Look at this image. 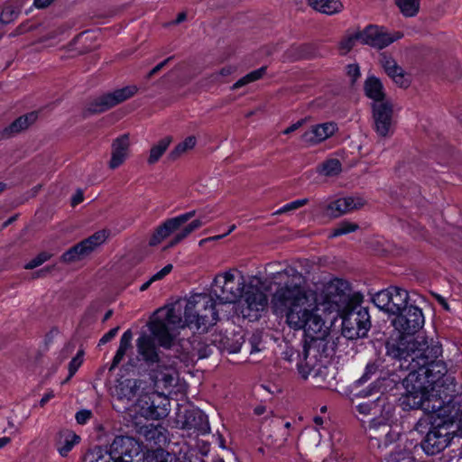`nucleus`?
Listing matches in <instances>:
<instances>
[{
    "label": "nucleus",
    "mask_w": 462,
    "mask_h": 462,
    "mask_svg": "<svg viewBox=\"0 0 462 462\" xmlns=\"http://www.w3.org/2000/svg\"><path fill=\"white\" fill-rule=\"evenodd\" d=\"M172 270V264L169 263L165 265L161 271L156 273L150 278V282H154L156 281H160L163 279L167 274H169Z\"/></svg>",
    "instance_id": "58"
},
{
    "label": "nucleus",
    "mask_w": 462,
    "mask_h": 462,
    "mask_svg": "<svg viewBox=\"0 0 462 462\" xmlns=\"http://www.w3.org/2000/svg\"><path fill=\"white\" fill-rule=\"evenodd\" d=\"M359 229V226L356 223L349 221H342L337 225L329 235L330 238L349 234Z\"/></svg>",
    "instance_id": "48"
},
{
    "label": "nucleus",
    "mask_w": 462,
    "mask_h": 462,
    "mask_svg": "<svg viewBox=\"0 0 462 462\" xmlns=\"http://www.w3.org/2000/svg\"><path fill=\"white\" fill-rule=\"evenodd\" d=\"M190 345L193 355H197L199 358L208 357L217 351L215 343L211 342V335L204 338L195 336L190 341Z\"/></svg>",
    "instance_id": "36"
},
{
    "label": "nucleus",
    "mask_w": 462,
    "mask_h": 462,
    "mask_svg": "<svg viewBox=\"0 0 462 462\" xmlns=\"http://www.w3.org/2000/svg\"><path fill=\"white\" fill-rule=\"evenodd\" d=\"M297 358L299 359L297 363L299 373L304 379H307L313 370L317 359L313 357L312 352L305 345H303L302 352L297 353Z\"/></svg>",
    "instance_id": "37"
},
{
    "label": "nucleus",
    "mask_w": 462,
    "mask_h": 462,
    "mask_svg": "<svg viewBox=\"0 0 462 462\" xmlns=\"http://www.w3.org/2000/svg\"><path fill=\"white\" fill-rule=\"evenodd\" d=\"M174 56H170L162 62L158 63L155 67H153L145 76L147 80L151 79L153 76L159 73L164 67H166L171 60H172Z\"/></svg>",
    "instance_id": "55"
},
{
    "label": "nucleus",
    "mask_w": 462,
    "mask_h": 462,
    "mask_svg": "<svg viewBox=\"0 0 462 462\" xmlns=\"http://www.w3.org/2000/svg\"><path fill=\"white\" fill-rule=\"evenodd\" d=\"M157 338L151 334L143 333L136 340L137 359L149 368L161 364V357L155 345Z\"/></svg>",
    "instance_id": "20"
},
{
    "label": "nucleus",
    "mask_w": 462,
    "mask_h": 462,
    "mask_svg": "<svg viewBox=\"0 0 462 462\" xmlns=\"http://www.w3.org/2000/svg\"><path fill=\"white\" fill-rule=\"evenodd\" d=\"M379 62L385 72L388 71L389 69H392L393 67H394L397 64L395 60L392 56L388 55L386 52H383L380 54Z\"/></svg>",
    "instance_id": "54"
},
{
    "label": "nucleus",
    "mask_w": 462,
    "mask_h": 462,
    "mask_svg": "<svg viewBox=\"0 0 462 462\" xmlns=\"http://www.w3.org/2000/svg\"><path fill=\"white\" fill-rule=\"evenodd\" d=\"M308 202H309L308 199H298V200L292 201L291 203H288V204L284 205L280 209H278L274 213V215H281V214H283V213H286V212H289V211H291V210H295V209H297V208H299L300 207L305 206Z\"/></svg>",
    "instance_id": "53"
},
{
    "label": "nucleus",
    "mask_w": 462,
    "mask_h": 462,
    "mask_svg": "<svg viewBox=\"0 0 462 462\" xmlns=\"http://www.w3.org/2000/svg\"><path fill=\"white\" fill-rule=\"evenodd\" d=\"M412 457L410 451L405 448H399L385 457L384 462H412Z\"/></svg>",
    "instance_id": "49"
},
{
    "label": "nucleus",
    "mask_w": 462,
    "mask_h": 462,
    "mask_svg": "<svg viewBox=\"0 0 462 462\" xmlns=\"http://www.w3.org/2000/svg\"><path fill=\"white\" fill-rule=\"evenodd\" d=\"M19 10L16 9L13 5H6L4 7L1 15H0V21L3 23H10L14 20H15L18 17Z\"/></svg>",
    "instance_id": "51"
},
{
    "label": "nucleus",
    "mask_w": 462,
    "mask_h": 462,
    "mask_svg": "<svg viewBox=\"0 0 462 462\" xmlns=\"http://www.w3.org/2000/svg\"><path fill=\"white\" fill-rule=\"evenodd\" d=\"M51 254L47 252H42L36 257H34L29 263H27L24 268L27 270L34 269L42 264L43 263H45L46 261H48L51 258Z\"/></svg>",
    "instance_id": "52"
},
{
    "label": "nucleus",
    "mask_w": 462,
    "mask_h": 462,
    "mask_svg": "<svg viewBox=\"0 0 462 462\" xmlns=\"http://www.w3.org/2000/svg\"><path fill=\"white\" fill-rule=\"evenodd\" d=\"M108 450L113 462H140L143 459L141 443L130 436H116Z\"/></svg>",
    "instance_id": "10"
},
{
    "label": "nucleus",
    "mask_w": 462,
    "mask_h": 462,
    "mask_svg": "<svg viewBox=\"0 0 462 462\" xmlns=\"http://www.w3.org/2000/svg\"><path fill=\"white\" fill-rule=\"evenodd\" d=\"M378 370V365L375 363H369L365 367V372L360 378L361 381H366L371 375L374 374Z\"/></svg>",
    "instance_id": "63"
},
{
    "label": "nucleus",
    "mask_w": 462,
    "mask_h": 462,
    "mask_svg": "<svg viewBox=\"0 0 462 462\" xmlns=\"http://www.w3.org/2000/svg\"><path fill=\"white\" fill-rule=\"evenodd\" d=\"M274 279L279 287L273 294L271 307L275 314H285L287 323L292 312L299 315L303 309L316 304L313 293L305 289L306 278L295 268L278 272Z\"/></svg>",
    "instance_id": "2"
},
{
    "label": "nucleus",
    "mask_w": 462,
    "mask_h": 462,
    "mask_svg": "<svg viewBox=\"0 0 462 462\" xmlns=\"http://www.w3.org/2000/svg\"><path fill=\"white\" fill-rule=\"evenodd\" d=\"M365 96L373 100V103H383L391 101L386 97L383 85L380 79L375 76H369L364 83Z\"/></svg>",
    "instance_id": "31"
},
{
    "label": "nucleus",
    "mask_w": 462,
    "mask_h": 462,
    "mask_svg": "<svg viewBox=\"0 0 462 462\" xmlns=\"http://www.w3.org/2000/svg\"><path fill=\"white\" fill-rule=\"evenodd\" d=\"M341 337L337 333L328 331L322 337H315L304 342V345L312 352L313 357H331L339 345Z\"/></svg>",
    "instance_id": "19"
},
{
    "label": "nucleus",
    "mask_w": 462,
    "mask_h": 462,
    "mask_svg": "<svg viewBox=\"0 0 462 462\" xmlns=\"http://www.w3.org/2000/svg\"><path fill=\"white\" fill-rule=\"evenodd\" d=\"M211 342L215 343L217 351L237 353L241 349L244 338L240 333L227 335L222 332H216L211 334Z\"/></svg>",
    "instance_id": "23"
},
{
    "label": "nucleus",
    "mask_w": 462,
    "mask_h": 462,
    "mask_svg": "<svg viewBox=\"0 0 462 462\" xmlns=\"http://www.w3.org/2000/svg\"><path fill=\"white\" fill-rule=\"evenodd\" d=\"M288 325L294 329H303L305 341L322 337L329 328L323 319L315 311V305L302 310L301 313H291Z\"/></svg>",
    "instance_id": "7"
},
{
    "label": "nucleus",
    "mask_w": 462,
    "mask_h": 462,
    "mask_svg": "<svg viewBox=\"0 0 462 462\" xmlns=\"http://www.w3.org/2000/svg\"><path fill=\"white\" fill-rule=\"evenodd\" d=\"M391 408L388 406L385 416L374 418L370 421L369 439L373 447L382 448V439H385V447L397 440L399 434L393 432L391 426L387 423L391 417Z\"/></svg>",
    "instance_id": "16"
},
{
    "label": "nucleus",
    "mask_w": 462,
    "mask_h": 462,
    "mask_svg": "<svg viewBox=\"0 0 462 462\" xmlns=\"http://www.w3.org/2000/svg\"><path fill=\"white\" fill-rule=\"evenodd\" d=\"M79 441V437L68 429L59 430L54 438V445L61 457H67Z\"/></svg>",
    "instance_id": "30"
},
{
    "label": "nucleus",
    "mask_w": 462,
    "mask_h": 462,
    "mask_svg": "<svg viewBox=\"0 0 462 462\" xmlns=\"http://www.w3.org/2000/svg\"><path fill=\"white\" fill-rule=\"evenodd\" d=\"M137 91L138 88L132 85L101 95L87 105L85 114L94 115L103 113L134 97Z\"/></svg>",
    "instance_id": "11"
},
{
    "label": "nucleus",
    "mask_w": 462,
    "mask_h": 462,
    "mask_svg": "<svg viewBox=\"0 0 462 462\" xmlns=\"http://www.w3.org/2000/svg\"><path fill=\"white\" fill-rule=\"evenodd\" d=\"M191 327V323L186 321L180 316V309L172 306L166 310L165 317L162 319H156L150 323V331L157 338L159 345L164 348H171L173 345L174 336L172 330L175 328Z\"/></svg>",
    "instance_id": "5"
},
{
    "label": "nucleus",
    "mask_w": 462,
    "mask_h": 462,
    "mask_svg": "<svg viewBox=\"0 0 462 462\" xmlns=\"http://www.w3.org/2000/svg\"><path fill=\"white\" fill-rule=\"evenodd\" d=\"M392 358L399 362L400 369L409 372L404 380L406 393L400 399L402 408L404 411L417 409L432 412L440 411V405L435 402L430 404L432 399L426 385L429 381L420 374V365L413 356H406L404 354L402 357Z\"/></svg>",
    "instance_id": "3"
},
{
    "label": "nucleus",
    "mask_w": 462,
    "mask_h": 462,
    "mask_svg": "<svg viewBox=\"0 0 462 462\" xmlns=\"http://www.w3.org/2000/svg\"><path fill=\"white\" fill-rule=\"evenodd\" d=\"M359 36L362 37L363 44H367L376 49H383L401 39L402 33L396 32L393 35H391L383 27L370 24L359 32Z\"/></svg>",
    "instance_id": "18"
},
{
    "label": "nucleus",
    "mask_w": 462,
    "mask_h": 462,
    "mask_svg": "<svg viewBox=\"0 0 462 462\" xmlns=\"http://www.w3.org/2000/svg\"><path fill=\"white\" fill-rule=\"evenodd\" d=\"M451 428L452 423L444 421L429 430L420 443L425 453L432 456L447 448L453 438Z\"/></svg>",
    "instance_id": "12"
},
{
    "label": "nucleus",
    "mask_w": 462,
    "mask_h": 462,
    "mask_svg": "<svg viewBox=\"0 0 462 462\" xmlns=\"http://www.w3.org/2000/svg\"><path fill=\"white\" fill-rule=\"evenodd\" d=\"M181 418L179 422L181 423L183 430H194L202 434L208 433L210 430L208 416L199 409L186 410Z\"/></svg>",
    "instance_id": "21"
},
{
    "label": "nucleus",
    "mask_w": 462,
    "mask_h": 462,
    "mask_svg": "<svg viewBox=\"0 0 462 462\" xmlns=\"http://www.w3.org/2000/svg\"><path fill=\"white\" fill-rule=\"evenodd\" d=\"M370 328L368 309L357 306L343 317L341 334L343 337L354 340L366 337Z\"/></svg>",
    "instance_id": "8"
},
{
    "label": "nucleus",
    "mask_w": 462,
    "mask_h": 462,
    "mask_svg": "<svg viewBox=\"0 0 462 462\" xmlns=\"http://www.w3.org/2000/svg\"><path fill=\"white\" fill-rule=\"evenodd\" d=\"M374 127L381 137H387L393 134V106L392 101L383 103H372Z\"/></svg>",
    "instance_id": "17"
},
{
    "label": "nucleus",
    "mask_w": 462,
    "mask_h": 462,
    "mask_svg": "<svg viewBox=\"0 0 462 462\" xmlns=\"http://www.w3.org/2000/svg\"><path fill=\"white\" fill-rule=\"evenodd\" d=\"M365 205L361 198L346 197L330 202L327 207V212L331 217H338L352 210L358 209Z\"/></svg>",
    "instance_id": "24"
},
{
    "label": "nucleus",
    "mask_w": 462,
    "mask_h": 462,
    "mask_svg": "<svg viewBox=\"0 0 462 462\" xmlns=\"http://www.w3.org/2000/svg\"><path fill=\"white\" fill-rule=\"evenodd\" d=\"M92 413L90 411L82 410L76 413L77 422L79 424H84L88 420L90 419Z\"/></svg>",
    "instance_id": "64"
},
{
    "label": "nucleus",
    "mask_w": 462,
    "mask_h": 462,
    "mask_svg": "<svg viewBox=\"0 0 462 462\" xmlns=\"http://www.w3.org/2000/svg\"><path fill=\"white\" fill-rule=\"evenodd\" d=\"M372 301L391 315H397L411 304L408 291L398 286H390L374 293Z\"/></svg>",
    "instance_id": "9"
},
{
    "label": "nucleus",
    "mask_w": 462,
    "mask_h": 462,
    "mask_svg": "<svg viewBox=\"0 0 462 462\" xmlns=\"http://www.w3.org/2000/svg\"><path fill=\"white\" fill-rule=\"evenodd\" d=\"M197 139L195 136H188L183 142L178 143L175 148L169 153V159L177 160L181 154L195 147Z\"/></svg>",
    "instance_id": "44"
},
{
    "label": "nucleus",
    "mask_w": 462,
    "mask_h": 462,
    "mask_svg": "<svg viewBox=\"0 0 462 462\" xmlns=\"http://www.w3.org/2000/svg\"><path fill=\"white\" fill-rule=\"evenodd\" d=\"M386 354L390 357H399L402 355L413 356L420 365L419 370L429 383H426L431 399L440 405L449 404L458 394L457 382L452 374L448 373L447 366L437 358L441 355L442 348L439 343L426 337L418 336L413 338L402 337L397 341L386 343Z\"/></svg>",
    "instance_id": "1"
},
{
    "label": "nucleus",
    "mask_w": 462,
    "mask_h": 462,
    "mask_svg": "<svg viewBox=\"0 0 462 462\" xmlns=\"http://www.w3.org/2000/svg\"><path fill=\"white\" fill-rule=\"evenodd\" d=\"M393 327L402 334L414 335L424 326L425 318L422 310L414 304H410L392 321Z\"/></svg>",
    "instance_id": "13"
},
{
    "label": "nucleus",
    "mask_w": 462,
    "mask_h": 462,
    "mask_svg": "<svg viewBox=\"0 0 462 462\" xmlns=\"http://www.w3.org/2000/svg\"><path fill=\"white\" fill-rule=\"evenodd\" d=\"M133 333L130 329L124 332L120 338L119 347L113 358L112 364L109 367V372L114 370L120 362L124 359L126 352L133 348L132 346Z\"/></svg>",
    "instance_id": "39"
},
{
    "label": "nucleus",
    "mask_w": 462,
    "mask_h": 462,
    "mask_svg": "<svg viewBox=\"0 0 462 462\" xmlns=\"http://www.w3.org/2000/svg\"><path fill=\"white\" fill-rule=\"evenodd\" d=\"M138 432L150 444L161 446L167 441L166 430L162 426H154L153 424L144 425L139 429Z\"/></svg>",
    "instance_id": "35"
},
{
    "label": "nucleus",
    "mask_w": 462,
    "mask_h": 462,
    "mask_svg": "<svg viewBox=\"0 0 462 462\" xmlns=\"http://www.w3.org/2000/svg\"><path fill=\"white\" fill-rule=\"evenodd\" d=\"M106 238V231L99 230L63 253L61 255V261L64 263H74L83 260L97 246L102 245Z\"/></svg>",
    "instance_id": "15"
},
{
    "label": "nucleus",
    "mask_w": 462,
    "mask_h": 462,
    "mask_svg": "<svg viewBox=\"0 0 462 462\" xmlns=\"http://www.w3.org/2000/svg\"><path fill=\"white\" fill-rule=\"evenodd\" d=\"M245 279L243 275L237 278L231 272L217 274L213 282L211 294L217 298L218 303H235L243 295Z\"/></svg>",
    "instance_id": "6"
},
{
    "label": "nucleus",
    "mask_w": 462,
    "mask_h": 462,
    "mask_svg": "<svg viewBox=\"0 0 462 462\" xmlns=\"http://www.w3.org/2000/svg\"><path fill=\"white\" fill-rule=\"evenodd\" d=\"M208 222L206 217H200L189 225L184 226L180 232H178L169 242L167 246L164 249L171 248L180 243L183 239H185L188 236H189L195 230L200 228L203 225Z\"/></svg>",
    "instance_id": "38"
},
{
    "label": "nucleus",
    "mask_w": 462,
    "mask_h": 462,
    "mask_svg": "<svg viewBox=\"0 0 462 462\" xmlns=\"http://www.w3.org/2000/svg\"><path fill=\"white\" fill-rule=\"evenodd\" d=\"M143 458L144 462H178L179 458L175 454H172L162 448L147 450Z\"/></svg>",
    "instance_id": "41"
},
{
    "label": "nucleus",
    "mask_w": 462,
    "mask_h": 462,
    "mask_svg": "<svg viewBox=\"0 0 462 462\" xmlns=\"http://www.w3.org/2000/svg\"><path fill=\"white\" fill-rule=\"evenodd\" d=\"M360 41L362 42V37L359 36V32L355 34L349 35L341 40L339 42V49L343 54H346L355 46L356 42Z\"/></svg>",
    "instance_id": "50"
},
{
    "label": "nucleus",
    "mask_w": 462,
    "mask_h": 462,
    "mask_svg": "<svg viewBox=\"0 0 462 462\" xmlns=\"http://www.w3.org/2000/svg\"><path fill=\"white\" fill-rule=\"evenodd\" d=\"M171 142V136H165L162 139H161L156 144L152 145V148L150 149L149 156L147 159L148 164H155L167 151Z\"/></svg>",
    "instance_id": "42"
},
{
    "label": "nucleus",
    "mask_w": 462,
    "mask_h": 462,
    "mask_svg": "<svg viewBox=\"0 0 462 462\" xmlns=\"http://www.w3.org/2000/svg\"><path fill=\"white\" fill-rule=\"evenodd\" d=\"M319 171L326 176H335L341 171V162L337 159H329L320 164Z\"/></svg>",
    "instance_id": "47"
},
{
    "label": "nucleus",
    "mask_w": 462,
    "mask_h": 462,
    "mask_svg": "<svg viewBox=\"0 0 462 462\" xmlns=\"http://www.w3.org/2000/svg\"><path fill=\"white\" fill-rule=\"evenodd\" d=\"M235 71V68L232 66H226L222 68L217 73L212 74V80H218L219 77H226L231 75Z\"/></svg>",
    "instance_id": "62"
},
{
    "label": "nucleus",
    "mask_w": 462,
    "mask_h": 462,
    "mask_svg": "<svg viewBox=\"0 0 462 462\" xmlns=\"http://www.w3.org/2000/svg\"><path fill=\"white\" fill-rule=\"evenodd\" d=\"M195 215H196V211L191 210V211L186 212L184 214H181L180 216H177V217H173V219L175 220V222L177 223L179 227H180L183 224H185L189 219H191Z\"/></svg>",
    "instance_id": "60"
},
{
    "label": "nucleus",
    "mask_w": 462,
    "mask_h": 462,
    "mask_svg": "<svg viewBox=\"0 0 462 462\" xmlns=\"http://www.w3.org/2000/svg\"><path fill=\"white\" fill-rule=\"evenodd\" d=\"M249 343L251 345L250 353L259 352L261 350L259 345L261 344V336L258 333H254L250 337Z\"/></svg>",
    "instance_id": "61"
},
{
    "label": "nucleus",
    "mask_w": 462,
    "mask_h": 462,
    "mask_svg": "<svg viewBox=\"0 0 462 462\" xmlns=\"http://www.w3.org/2000/svg\"><path fill=\"white\" fill-rule=\"evenodd\" d=\"M308 2L315 10L329 15L339 13L343 8L339 0H308Z\"/></svg>",
    "instance_id": "40"
},
{
    "label": "nucleus",
    "mask_w": 462,
    "mask_h": 462,
    "mask_svg": "<svg viewBox=\"0 0 462 462\" xmlns=\"http://www.w3.org/2000/svg\"><path fill=\"white\" fill-rule=\"evenodd\" d=\"M215 307L213 297L207 294L192 295L185 306L186 321L191 323V327L199 333H204L218 320V313Z\"/></svg>",
    "instance_id": "4"
},
{
    "label": "nucleus",
    "mask_w": 462,
    "mask_h": 462,
    "mask_svg": "<svg viewBox=\"0 0 462 462\" xmlns=\"http://www.w3.org/2000/svg\"><path fill=\"white\" fill-rule=\"evenodd\" d=\"M155 366L157 369L152 368L151 374L155 386L168 388L176 384L177 372L172 366H162L160 364Z\"/></svg>",
    "instance_id": "28"
},
{
    "label": "nucleus",
    "mask_w": 462,
    "mask_h": 462,
    "mask_svg": "<svg viewBox=\"0 0 462 462\" xmlns=\"http://www.w3.org/2000/svg\"><path fill=\"white\" fill-rule=\"evenodd\" d=\"M349 284L342 279H334L325 288V297L328 302L337 306L343 305L349 299Z\"/></svg>",
    "instance_id": "22"
},
{
    "label": "nucleus",
    "mask_w": 462,
    "mask_h": 462,
    "mask_svg": "<svg viewBox=\"0 0 462 462\" xmlns=\"http://www.w3.org/2000/svg\"><path fill=\"white\" fill-rule=\"evenodd\" d=\"M337 129V125L334 123L318 125L305 132L301 135V140L310 144H316L333 135Z\"/></svg>",
    "instance_id": "26"
},
{
    "label": "nucleus",
    "mask_w": 462,
    "mask_h": 462,
    "mask_svg": "<svg viewBox=\"0 0 462 462\" xmlns=\"http://www.w3.org/2000/svg\"><path fill=\"white\" fill-rule=\"evenodd\" d=\"M346 74L351 78V84H354L361 75L359 66L357 64L347 65Z\"/></svg>",
    "instance_id": "57"
},
{
    "label": "nucleus",
    "mask_w": 462,
    "mask_h": 462,
    "mask_svg": "<svg viewBox=\"0 0 462 462\" xmlns=\"http://www.w3.org/2000/svg\"><path fill=\"white\" fill-rule=\"evenodd\" d=\"M82 365V361L79 358L73 357L69 364V375L64 380L63 383L69 382L70 378L76 374L79 366Z\"/></svg>",
    "instance_id": "56"
},
{
    "label": "nucleus",
    "mask_w": 462,
    "mask_h": 462,
    "mask_svg": "<svg viewBox=\"0 0 462 462\" xmlns=\"http://www.w3.org/2000/svg\"><path fill=\"white\" fill-rule=\"evenodd\" d=\"M179 226L173 219L168 218L163 223H162L160 226H158L152 235L151 236V238L149 240V245L150 246H156L159 244H161L164 239L169 237L171 234H173L175 231L179 230Z\"/></svg>",
    "instance_id": "33"
},
{
    "label": "nucleus",
    "mask_w": 462,
    "mask_h": 462,
    "mask_svg": "<svg viewBox=\"0 0 462 462\" xmlns=\"http://www.w3.org/2000/svg\"><path fill=\"white\" fill-rule=\"evenodd\" d=\"M267 68L265 66L261 67L258 69H255L243 78H241L239 80H237L233 86L232 89H237L243 86H245L251 82L256 81L263 77L266 73Z\"/></svg>",
    "instance_id": "45"
},
{
    "label": "nucleus",
    "mask_w": 462,
    "mask_h": 462,
    "mask_svg": "<svg viewBox=\"0 0 462 462\" xmlns=\"http://www.w3.org/2000/svg\"><path fill=\"white\" fill-rule=\"evenodd\" d=\"M82 462H113V459L108 449L97 446L84 455Z\"/></svg>",
    "instance_id": "43"
},
{
    "label": "nucleus",
    "mask_w": 462,
    "mask_h": 462,
    "mask_svg": "<svg viewBox=\"0 0 462 462\" xmlns=\"http://www.w3.org/2000/svg\"><path fill=\"white\" fill-rule=\"evenodd\" d=\"M143 381L139 379H125L119 381L116 386V395L119 400L133 401L139 393Z\"/></svg>",
    "instance_id": "32"
},
{
    "label": "nucleus",
    "mask_w": 462,
    "mask_h": 462,
    "mask_svg": "<svg viewBox=\"0 0 462 462\" xmlns=\"http://www.w3.org/2000/svg\"><path fill=\"white\" fill-rule=\"evenodd\" d=\"M392 79L400 88H406L410 86V80L407 78L404 70L401 74L395 75Z\"/></svg>",
    "instance_id": "59"
},
{
    "label": "nucleus",
    "mask_w": 462,
    "mask_h": 462,
    "mask_svg": "<svg viewBox=\"0 0 462 462\" xmlns=\"http://www.w3.org/2000/svg\"><path fill=\"white\" fill-rule=\"evenodd\" d=\"M267 301L266 295L258 290L246 291L245 295V307L244 306L243 312L247 311V315H250L251 311L263 310Z\"/></svg>",
    "instance_id": "34"
},
{
    "label": "nucleus",
    "mask_w": 462,
    "mask_h": 462,
    "mask_svg": "<svg viewBox=\"0 0 462 462\" xmlns=\"http://www.w3.org/2000/svg\"><path fill=\"white\" fill-rule=\"evenodd\" d=\"M385 398L379 396L374 399H368L356 404V411L365 416L370 415L374 418H383L385 416Z\"/></svg>",
    "instance_id": "29"
},
{
    "label": "nucleus",
    "mask_w": 462,
    "mask_h": 462,
    "mask_svg": "<svg viewBox=\"0 0 462 462\" xmlns=\"http://www.w3.org/2000/svg\"><path fill=\"white\" fill-rule=\"evenodd\" d=\"M38 119V113L33 111L23 115L4 128L2 135L4 138H11L32 125Z\"/></svg>",
    "instance_id": "27"
},
{
    "label": "nucleus",
    "mask_w": 462,
    "mask_h": 462,
    "mask_svg": "<svg viewBox=\"0 0 462 462\" xmlns=\"http://www.w3.org/2000/svg\"><path fill=\"white\" fill-rule=\"evenodd\" d=\"M169 400L161 394H143L137 399L135 405L140 414L146 419L160 420L169 414Z\"/></svg>",
    "instance_id": "14"
},
{
    "label": "nucleus",
    "mask_w": 462,
    "mask_h": 462,
    "mask_svg": "<svg viewBox=\"0 0 462 462\" xmlns=\"http://www.w3.org/2000/svg\"><path fill=\"white\" fill-rule=\"evenodd\" d=\"M396 5L406 17L415 16L420 9V0H396Z\"/></svg>",
    "instance_id": "46"
},
{
    "label": "nucleus",
    "mask_w": 462,
    "mask_h": 462,
    "mask_svg": "<svg viewBox=\"0 0 462 462\" xmlns=\"http://www.w3.org/2000/svg\"><path fill=\"white\" fill-rule=\"evenodd\" d=\"M111 148L109 168L115 170L122 165L128 156L130 148L129 134H125L116 138L112 143Z\"/></svg>",
    "instance_id": "25"
}]
</instances>
